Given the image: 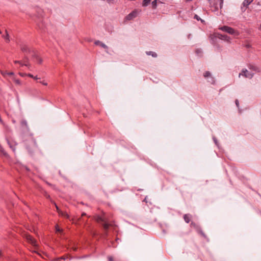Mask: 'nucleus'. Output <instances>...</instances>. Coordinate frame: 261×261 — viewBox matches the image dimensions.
Returning <instances> with one entry per match:
<instances>
[{
    "label": "nucleus",
    "mask_w": 261,
    "mask_h": 261,
    "mask_svg": "<svg viewBox=\"0 0 261 261\" xmlns=\"http://www.w3.org/2000/svg\"><path fill=\"white\" fill-rule=\"evenodd\" d=\"M37 62H38L39 64L41 63H42V60L40 58H37Z\"/></svg>",
    "instance_id": "obj_24"
},
{
    "label": "nucleus",
    "mask_w": 261,
    "mask_h": 261,
    "mask_svg": "<svg viewBox=\"0 0 261 261\" xmlns=\"http://www.w3.org/2000/svg\"><path fill=\"white\" fill-rule=\"evenodd\" d=\"M85 215H86V214H85V213H83V214H82V216H85Z\"/></svg>",
    "instance_id": "obj_33"
},
{
    "label": "nucleus",
    "mask_w": 261,
    "mask_h": 261,
    "mask_svg": "<svg viewBox=\"0 0 261 261\" xmlns=\"http://www.w3.org/2000/svg\"><path fill=\"white\" fill-rule=\"evenodd\" d=\"M214 140L215 143L217 144V141L215 138H214Z\"/></svg>",
    "instance_id": "obj_32"
},
{
    "label": "nucleus",
    "mask_w": 261,
    "mask_h": 261,
    "mask_svg": "<svg viewBox=\"0 0 261 261\" xmlns=\"http://www.w3.org/2000/svg\"><path fill=\"white\" fill-rule=\"evenodd\" d=\"M219 29L222 30V31L225 32L229 34L233 35L234 36H238L240 33L237 30H235L233 28L228 27V26H223L219 28Z\"/></svg>",
    "instance_id": "obj_1"
},
{
    "label": "nucleus",
    "mask_w": 261,
    "mask_h": 261,
    "mask_svg": "<svg viewBox=\"0 0 261 261\" xmlns=\"http://www.w3.org/2000/svg\"><path fill=\"white\" fill-rule=\"evenodd\" d=\"M24 237L26 239L29 243L34 246H37V245L36 240L33 239L30 234L28 233H25L24 234Z\"/></svg>",
    "instance_id": "obj_3"
},
{
    "label": "nucleus",
    "mask_w": 261,
    "mask_h": 261,
    "mask_svg": "<svg viewBox=\"0 0 261 261\" xmlns=\"http://www.w3.org/2000/svg\"><path fill=\"white\" fill-rule=\"evenodd\" d=\"M185 222L187 223H189L191 220V216L188 214H186L184 216Z\"/></svg>",
    "instance_id": "obj_10"
},
{
    "label": "nucleus",
    "mask_w": 261,
    "mask_h": 261,
    "mask_svg": "<svg viewBox=\"0 0 261 261\" xmlns=\"http://www.w3.org/2000/svg\"><path fill=\"white\" fill-rule=\"evenodd\" d=\"M138 14L137 10H134L129 14H128L125 18V20H130L136 18Z\"/></svg>",
    "instance_id": "obj_4"
},
{
    "label": "nucleus",
    "mask_w": 261,
    "mask_h": 261,
    "mask_svg": "<svg viewBox=\"0 0 261 261\" xmlns=\"http://www.w3.org/2000/svg\"><path fill=\"white\" fill-rule=\"evenodd\" d=\"M108 258L109 261H114L112 256H108Z\"/></svg>",
    "instance_id": "obj_27"
},
{
    "label": "nucleus",
    "mask_w": 261,
    "mask_h": 261,
    "mask_svg": "<svg viewBox=\"0 0 261 261\" xmlns=\"http://www.w3.org/2000/svg\"><path fill=\"white\" fill-rule=\"evenodd\" d=\"M156 6H157V2H156V0H154L152 2V8L155 9L156 8Z\"/></svg>",
    "instance_id": "obj_15"
},
{
    "label": "nucleus",
    "mask_w": 261,
    "mask_h": 261,
    "mask_svg": "<svg viewBox=\"0 0 261 261\" xmlns=\"http://www.w3.org/2000/svg\"><path fill=\"white\" fill-rule=\"evenodd\" d=\"M38 82L42 84L44 86H47L48 85L47 83L45 80L40 81H38Z\"/></svg>",
    "instance_id": "obj_16"
},
{
    "label": "nucleus",
    "mask_w": 261,
    "mask_h": 261,
    "mask_svg": "<svg viewBox=\"0 0 261 261\" xmlns=\"http://www.w3.org/2000/svg\"><path fill=\"white\" fill-rule=\"evenodd\" d=\"M59 214L60 215L62 216L66 217V218H69L68 215L66 212H63L62 211H59Z\"/></svg>",
    "instance_id": "obj_13"
},
{
    "label": "nucleus",
    "mask_w": 261,
    "mask_h": 261,
    "mask_svg": "<svg viewBox=\"0 0 261 261\" xmlns=\"http://www.w3.org/2000/svg\"><path fill=\"white\" fill-rule=\"evenodd\" d=\"M253 75V73L249 72L246 69H244L242 70L241 72L239 73V77H240L241 76H243L246 78L251 79Z\"/></svg>",
    "instance_id": "obj_2"
},
{
    "label": "nucleus",
    "mask_w": 261,
    "mask_h": 261,
    "mask_svg": "<svg viewBox=\"0 0 261 261\" xmlns=\"http://www.w3.org/2000/svg\"><path fill=\"white\" fill-rule=\"evenodd\" d=\"M96 220L97 221H98V222L100 221H104L103 219L102 218H101L100 217H99V216L97 217Z\"/></svg>",
    "instance_id": "obj_21"
},
{
    "label": "nucleus",
    "mask_w": 261,
    "mask_h": 261,
    "mask_svg": "<svg viewBox=\"0 0 261 261\" xmlns=\"http://www.w3.org/2000/svg\"><path fill=\"white\" fill-rule=\"evenodd\" d=\"M13 81L18 85L21 86L22 85L21 82L19 80L16 79L15 77H13Z\"/></svg>",
    "instance_id": "obj_11"
},
{
    "label": "nucleus",
    "mask_w": 261,
    "mask_h": 261,
    "mask_svg": "<svg viewBox=\"0 0 261 261\" xmlns=\"http://www.w3.org/2000/svg\"><path fill=\"white\" fill-rule=\"evenodd\" d=\"M210 76H211V73H210V72H208V71H206V72L204 73V76L205 77H207Z\"/></svg>",
    "instance_id": "obj_19"
},
{
    "label": "nucleus",
    "mask_w": 261,
    "mask_h": 261,
    "mask_svg": "<svg viewBox=\"0 0 261 261\" xmlns=\"http://www.w3.org/2000/svg\"><path fill=\"white\" fill-rule=\"evenodd\" d=\"M15 63H19L20 64V66H27V64H25V63H23L21 61H15Z\"/></svg>",
    "instance_id": "obj_17"
},
{
    "label": "nucleus",
    "mask_w": 261,
    "mask_h": 261,
    "mask_svg": "<svg viewBox=\"0 0 261 261\" xmlns=\"http://www.w3.org/2000/svg\"><path fill=\"white\" fill-rule=\"evenodd\" d=\"M94 44L96 45H100V46H101L102 47H103L105 49L108 48V47L105 44H104L103 43H102V42H101L99 40L95 41L94 42Z\"/></svg>",
    "instance_id": "obj_8"
},
{
    "label": "nucleus",
    "mask_w": 261,
    "mask_h": 261,
    "mask_svg": "<svg viewBox=\"0 0 261 261\" xmlns=\"http://www.w3.org/2000/svg\"><path fill=\"white\" fill-rule=\"evenodd\" d=\"M146 54H147V55H151L153 57H157V54L155 53H154V52L148 51V52H146Z\"/></svg>",
    "instance_id": "obj_14"
},
{
    "label": "nucleus",
    "mask_w": 261,
    "mask_h": 261,
    "mask_svg": "<svg viewBox=\"0 0 261 261\" xmlns=\"http://www.w3.org/2000/svg\"><path fill=\"white\" fill-rule=\"evenodd\" d=\"M260 29H261V23H260Z\"/></svg>",
    "instance_id": "obj_34"
},
{
    "label": "nucleus",
    "mask_w": 261,
    "mask_h": 261,
    "mask_svg": "<svg viewBox=\"0 0 261 261\" xmlns=\"http://www.w3.org/2000/svg\"><path fill=\"white\" fill-rule=\"evenodd\" d=\"M151 2V0H143L142 2V6L143 7H146Z\"/></svg>",
    "instance_id": "obj_12"
},
{
    "label": "nucleus",
    "mask_w": 261,
    "mask_h": 261,
    "mask_svg": "<svg viewBox=\"0 0 261 261\" xmlns=\"http://www.w3.org/2000/svg\"><path fill=\"white\" fill-rule=\"evenodd\" d=\"M6 74L9 75H13L14 74V73L12 72H8V73H3V74L4 75Z\"/></svg>",
    "instance_id": "obj_22"
},
{
    "label": "nucleus",
    "mask_w": 261,
    "mask_h": 261,
    "mask_svg": "<svg viewBox=\"0 0 261 261\" xmlns=\"http://www.w3.org/2000/svg\"><path fill=\"white\" fill-rule=\"evenodd\" d=\"M208 1H210V0H208Z\"/></svg>",
    "instance_id": "obj_35"
},
{
    "label": "nucleus",
    "mask_w": 261,
    "mask_h": 261,
    "mask_svg": "<svg viewBox=\"0 0 261 261\" xmlns=\"http://www.w3.org/2000/svg\"><path fill=\"white\" fill-rule=\"evenodd\" d=\"M55 204L56 207L57 208V210L58 212L59 213V211H61L59 210L58 206L56 204Z\"/></svg>",
    "instance_id": "obj_29"
},
{
    "label": "nucleus",
    "mask_w": 261,
    "mask_h": 261,
    "mask_svg": "<svg viewBox=\"0 0 261 261\" xmlns=\"http://www.w3.org/2000/svg\"><path fill=\"white\" fill-rule=\"evenodd\" d=\"M21 50L24 53H27L30 51L28 46L24 43L20 44Z\"/></svg>",
    "instance_id": "obj_7"
},
{
    "label": "nucleus",
    "mask_w": 261,
    "mask_h": 261,
    "mask_svg": "<svg viewBox=\"0 0 261 261\" xmlns=\"http://www.w3.org/2000/svg\"><path fill=\"white\" fill-rule=\"evenodd\" d=\"M3 37L6 43H8L10 41L9 35L8 34L7 31H5V34L3 35Z\"/></svg>",
    "instance_id": "obj_9"
},
{
    "label": "nucleus",
    "mask_w": 261,
    "mask_h": 261,
    "mask_svg": "<svg viewBox=\"0 0 261 261\" xmlns=\"http://www.w3.org/2000/svg\"><path fill=\"white\" fill-rule=\"evenodd\" d=\"M196 53H197V54H198L199 53H200L201 51H200V50L198 49V50H196Z\"/></svg>",
    "instance_id": "obj_31"
},
{
    "label": "nucleus",
    "mask_w": 261,
    "mask_h": 261,
    "mask_svg": "<svg viewBox=\"0 0 261 261\" xmlns=\"http://www.w3.org/2000/svg\"><path fill=\"white\" fill-rule=\"evenodd\" d=\"M33 79H34L35 80L37 81L38 80H40V78L38 77L37 76H34Z\"/></svg>",
    "instance_id": "obj_25"
},
{
    "label": "nucleus",
    "mask_w": 261,
    "mask_h": 261,
    "mask_svg": "<svg viewBox=\"0 0 261 261\" xmlns=\"http://www.w3.org/2000/svg\"><path fill=\"white\" fill-rule=\"evenodd\" d=\"M194 18L196 19L197 20H201V21H202L203 20H202L197 15H195L194 16Z\"/></svg>",
    "instance_id": "obj_20"
},
{
    "label": "nucleus",
    "mask_w": 261,
    "mask_h": 261,
    "mask_svg": "<svg viewBox=\"0 0 261 261\" xmlns=\"http://www.w3.org/2000/svg\"><path fill=\"white\" fill-rule=\"evenodd\" d=\"M19 75H20V76H22V77H23V76H25V75H27V74H26V73H21V72H19Z\"/></svg>",
    "instance_id": "obj_23"
},
{
    "label": "nucleus",
    "mask_w": 261,
    "mask_h": 261,
    "mask_svg": "<svg viewBox=\"0 0 261 261\" xmlns=\"http://www.w3.org/2000/svg\"><path fill=\"white\" fill-rule=\"evenodd\" d=\"M56 231L60 232L61 231V229L59 228L58 226H56Z\"/></svg>",
    "instance_id": "obj_26"
},
{
    "label": "nucleus",
    "mask_w": 261,
    "mask_h": 261,
    "mask_svg": "<svg viewBox=\"0 0 261 261\" xmlns=\"http://www.w3.org/2000/svg\"><path fill=\"white\" fill-rule=\"evenodd\" d=\"M27 76H29V77H30L31 78H33V79L34 77V75L33 74H31V73L27 74Z\"/></svg>",
    "instance_id": "obj_28"
},
{
    "label": "nucleus",
    "mask_w": 261,
    "mask_h": 261,
    "mask_svg": "<svg viewBox=\"0 0 261 261\" xmlns=\"http://www.w3.org/2000/svg\"><path fill=\"white\" fill-rule=\"evenodd\" d=\"M236 104L237 106V107L239 106V101H238V100H236Z\"/></svg>",
    "instance_id": "obj_30"
},
{
    "label": "nucleus",
    "mask_w": 261,
    "mask_h": 261,
    "mask_svg": "<svg viewBox=\"0 0 261 261\" xmlns=\"http://www.w3.org/2000/svg\"><path fill=\"white\" fill-rule=\"evenodd\" d=\"M103 227L105 229H108L109 225L107 223L104 222V223L103 224Z\"/></svg>",
    "instance_id": "obj_18"
},
{
    "label": "nucleus",
    "mask_w": 261,
    "mask_h": 261,
    "mask_svg": "<svg viewBox=\"0 0 261 261\" xmlns=\"http://www.w3.org/2000/svg\"><path fill=\"white\" fill-rule=\"evenodd\" d=\"M218 37L221 39L227 41H230V38L227 35L218 34Z\"/></svg>",
    "instance_id": "obj_6"
},
{
    "label": "nucleus",
    "mask_w": 261,
    "mask_h": 261,
    "mask_svg": "<svg viewBox=\"0 0 261 261\" xmlns=\"http://www.w3.org/2000/svg\"><path fill=\"white\" fill-rule=\"evenodd\" d=\"M253 0H245L243 3V7H241V9L243 11H245L246 9L247 8L248 5L250 4Z\"/></svg>",
    "instance_id": "obj_5"
}]
</instances>
